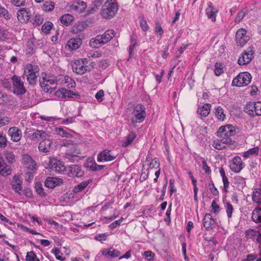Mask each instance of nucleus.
Instances as JSON below:
<instances>
[{
    "label": "nucleus",
    "mask_w": 261,
    "mask_h": 261,
    "mask_svg": "<svg viewBox=\"0 0 261 261\" xmlns=\"http://www.w3.org/2000/svg\"><path fill=\"white\" fill-rule=\"evenodd\" d=\"M252 200L254 202L259 203H261V189L256 188L254 190L252 197Z\"/></svg>",
    "instance_id": "37"
},
{
    "label": "nucleus",
    "mask_w": 261,
    "mask_h": 261,
    "mask_svg": "<svg viewBox=\"0 0 261 261\" xmlns=\"http://www.w3.org/2000/svg\"><path fill=\"white\" fill-rule=\"evenodd\" d=\"M155 32L158 35L161 36L163 34V30L159 22L155 24Z\"/></svg>",
    "instance_id": "60"
},
{
    "label": "nucleus",
    "mask_w": 261,
    "mask_h": 261,
    "mask_svg": "<svg viewBox=\"0 0 261 261\" xmlns=\"http://www.w3.org/2000/svg\"><path fill=\"white\" fill-rule=\"evenodd\" d=\"M53 23L49 21L46 22L42 27V30L46 34L49 33L53 28Z\"/></svg>",
    "instance_id": "52"
},
{
    "label": "nucleus",
    "mask_w": 261,
    "mask_h": 261,
    "mask_svg": "<svg viewBox=\"0 0 261 261\" xmlns=\"http://www.w3.org/2000/svg\"><path fill=\"white\" fill-rule=\"evenodd\" d=\"M104 96V91L102 90H99L95 95V98L99 102L103 100V97Z\"/></svg>",
    "instance_id": "63"
},
{
    "label": "nucleus",
    "mask_w": 261,
    "mask_h": 261,
    "mask_svg": "<svg viewBox=\"0 0 261 261\" xmlns=\"http://www.w3.org/2000/svg\"><path fill=\"white\" fill-rule=\"evenodd\" d=\"M42 8L45 11H51L55 8V3L51 1H46L43 3Z\"/></svg>",
    "instance_id": "40"
},
{
    "label": "nucleus",
    "mask_w": 261,
    "mask_h": 261,
    "mask_svg": "<svg viewBox=\"0 0 261 261\" xmlns=\"http://www.w3.org/2000/svg\"><path fill=\"white\" fill-rule=\"evenodd\" d=\"M160 165V164L159 162V160L156 158H154L149 163V167L147 170H149L151 169H159Z\"/></svg>",
    "instance_id": "45"
},
{
    "label": "nucleus",
    "mask_w": 261,
    "mask_h": 261,
    "mask_svg": "<svg viewBox=\"0 0 261 261\" xmlns=\"http://www.w3.org/2000/svg\"><path fill=\"white\" fill-rule=\"evenodd\" d=\"M215 115L218 120L220 121H223L224 120L225 115L224 114V111L221 107H219L216 109Z\"/></svg>",
    "instance_id": "43"
},
{
    "label": "nucleus",
    "mask_w": 261,
    "mask_h": 261,
    "mask_svg": "<svg viewBox=\"0 0 261 261\" xmlns=\"http://www.w3.org/2000/svg\"><path fill=\"white\" fill-rule=\"evenodd\" d=\"M42 90L46 93H51L56 88L57 81L54 76L43 77L40 82Z\"/></svg>",
    "instance_id": "4"
},
{
    "label": "nucleus",
    "mask_w": 261,
    "mask_h": 261,
    "mask_svg": "<svg viewBox=\"0 0 261 261\" xmlns=\"http://www.w3.org/2000/svg\"><path fill=\"white\" fill-rule=\"evenodd\" d=\"M227 129H229V125L221 126L218 131V137L221 139L225 138Z\"/></svg>",
    "instance_id": "42"
},
{
    "label": "nucleus",
    "mask_w": 261,
    "mask_h": 261,
    "mask_svg": "<svg viewBox=\"0 0 261 261\" xmlns=\"http://www.w3.org/2000/svg\"><path fill=\"white\" fill-rule=\"evenodd\" d=\"M22 162L25 168L31 170V171L36 169V164L35 162L28 154L23 155Z\"/></svg>",
    "instance_id": "18"
},
{
    "label": "nucleus",
    "mask_w": 261,
    "mask_h": 261,
    "mask_svg": "<svg viewBox=\"0 0 261 261\" xmlns=\"http://www.w3.org/2000/svg\"><path fill=\"white\" fill-rule=\"evenodd\" d=\"M203 225L206 230L211 229L214 224V220L212 218V217L210 214H206L204 217L203 220Z\"/></svg>",
    "instance_id": "27"
},
{
    "label": "nucleus",
    "mask_w": 261,
    "mask_h": 261,
    "mask_svg": "<svg viewBox=\"0 0 261 261\" xmlns=\"http://www.w3.org/2000/svg\"><path fill=\"white\" fill-rule=\"evenodd\" d=\"M221 140V138H220ZM213 142V146L214 148L218 150H221L225 147V145L227 143H224L223 141L220 140Z\"/></svg>",
    "instance_id": "48"
},
{
    "label": "nucleus",
    "mask_w": 261,
    "mask_h": 261,
    "mask_svg": "<svg viewBox=\"0 0 261 261\" xmlns=\"http://www.w3.org/2000/svg\"><path fill=\"white\" fill-rule=\"evenodd\" d=\"M252 219L255 223L261 222V207L256 208L253 211Z\"/></svg>",
    "instance_id": "36"
},
{
    "label": "nucleus",
    "mask_w": 261,
    "mask_h": 261,
    "mask_svg": "<svg viewBox=\"0 0 261 261\" xmlns=\"http://www.w3.org/2000/svg\"><path fill=\"white\" fill-rule=\"evenodd\" d=\"M12 35L7 29H0V41L9 42Z\"/></svg>",
    "instance_id": "28"
},
{
    "label": "nucleus",
    "mask_w": 261,
    "mask_h": 261,
    "mask_svg": "<svg viewBox=\"0 0 261 261\" xmlns=\"http://www.w3.org/2000/svg\"><path fill=\"white\" fill-rule=\"evenodd\" d=\"M116 158L117 155L112 153L110 150L105 149L98 154L97 161L98 162H108L113 161Z\"/></svg>",
    "instance_id": "9"
},
{
    "label": "nucleus",
    "mask_w": 261,
    "mask_h": 261,
    "mask_svg": "<svg viewBox=\"0 0 261 261\" xmlns=\"http://www.w3.org/2000/svg\"><path fill=\"white\" fill-rule=\"evenodd\" d=\"M211 108V105L210 103H205L202 107L198 108L197 113L202 117H206L209 114Z\"/></svg>",
    "instance_id": "29"
},
{
    "label": "nucleus",
    "mask_w": 261,
    "mask_h": 261,
    "mask_svg": "<svg viewBox=\"0 0 261 261\" xmlns=\"http://www.w3.org/2000/svg\"><path fill=\"white\" fill-rule=\"evenodd\" d=\"M211 206L212 207V212L215 214L218 213L220 210L219 205L215 200L213 201Z\"/></svg>",
    "instance_id": "62"
},
{
    "label": "nucleus",
    "mask_w": 261,
    "mask_h": 261,
    "mask_svg": "<svg viewBox=\"0 0 261 261\" xmlns=\"http://www.w3.org/2000/svg\"><path fill=\"white\" fill-rule=\"evenodd\" d=\"M244 111L251 117L261 115V101L249 102Z\"/></svg>",
    "instance_id": "6"
},
{
    "label": "nucleus",
    "mask_w": 261,
    "mask_h": 261,
    "mask_svg": "<svg viewBox=\"0 0 261 261\" xmlns=\"http://www.w3.org/2000/svg\"><path fill=\"white\" fill-rule=\"evenodd\" d=\"M101 253L107 257L111 258L117 257L121 255V252L113 248L103 249L101 251Z\"/></svg>",
    "instance_id": "20"
},
{
    "label": "nucleus",
    "mask_w": 261,
    "mask_h": 261,
    "mask_svg": "<svg viewBox=\"0 0 261 261\" xmlns=\"http://www.w3.org/2000/svg\"><path fill=\"white\" fill-rule=\"evenodd\" d=\"M91 181V180H85L82 181V182L79 184L77 185L74 187L73 191L74 193H79L83 191L87 187V186L89 184V183Z\"/></svg>",
    "instance_id": "35"
},
{
    "label": "nucleus",
    "mask_w": 261,
    "mask_h": 261,
    "mask_svg": "<svg viewBox=\"0 0 261 261\" xmlns=\"http://www.w3.org/2000/svg\"><path fill=\"white\" fill-rule=\"evenodd\" d=\"M102 37L100 35L96 36L95 38H92L89 42L90 46L94 48H97L105 44Z\"/></svg>",
    "instance_id": "24"
},
{
    "label": "nucleus",
    "mask_w": 261,
    "mask_h": 261,
    "mask_svg": "<svg viewBox=\"0 0 261 261\" xmlns=\"http://www.w3.org/2000/svg\"><path fill=\"white\" fill-rule=\"evenodd\" d=\"M39 71V68L37 65L32 64H28L26 65L24 74L26 76L27 81L30 85L36 84Z\"/></svg>",
    "instance_id": "2"
},
{
    "label": "nucleus",
    "mask_w": 261,
    "mask_h": 261,
    "mask_svg": "<svg viewBox=\"0 0 261 261\" xmlns=\"http://www.w3.org/2000/svg\"><path fill=\"white\" fill-rule=\"evenodd\" d=\"M115 32L113 30H107L102 35H100L105 43L109 42L115 35Z\"/></svg>",
    "instance_id": "31"
},
{
    "label": "nucleus",
    "mask_w": 261,
    "mask_h": 261,
    "mask_svg": "<svg viewBox=\"0 0 261 261\" xmlns=\"http://www.w3.org/2000/svg\"><path fill=\"white\" fill-rule=\"evenodd\" d=\"M52 142L50 140H44L42 141L39 144L38 149L40 152L47 153L49 152Z\"/></svg>",
    "instance_id": "26"
},
{
    "label": "nucleus",
    "mask_w": 261,
    "mask_h": 261,
    "mask_svg": "<svg viewBox=\"0 0 261 261\" xmlns=\"http://www.w3.org/2000/svg\"><path fill=\"white\" fill-rule=\"evenodd\" d=\"M35 189L37 193L41 197H45L46 196V193L44 192L42 185L40 182H37L35 186Z\"/></svg>",
    "instance_id": "41"
},
{
    "label": "nucleus",
    "mask_w": 261,
    "mask_h": 261,
    "mask_svg": "<svg viewBox=\"0 0 261 261\" xmlns=\"http://www.w3.org/2000/svg\"><path fill=\"white\" fill-rule=\"evenodd\" d=\"M230 167L234 172H239L244 167L241 158L238 156L234 157L232 161V164Z\"/></svg>",
    "instance_id": "17"
},
{
    "label": "nucleus",
    "mask_w": 261,
    "mask_h": 261,
    "mask_svg": "<svg viewBox=\"0 0 261 261\" xmlns=\"http://www.w3.org/2000/svg\"><path fill=\"white\" fill-rule=\"evenodd\" d=\"M73 20L74 17L70 14L63 15L60 18L61 23L66 26L71 24Z\"/></svg>",
    "instance_id": "32"
},
{
    "label": "nucleus",
    "mask_w": 261,
    "mask_h": 261,
    "mask_svg": "<svg viewBox=\"0 0 261 261\" xmlns=\"http://www.w3.org/2000/svg\"><path fill=\"white\" fill-rule=\"evenodd\" d=\"M10 122V119L6 116H2L0 114V127L8 124Z\"/></svg>",
    "instance_id": "57"
},
{
    "label": "nucleus",
    "mask_w": 261,
    "mask_h": 261,
    "mask_svg": "<svg viewBox=\"0 0 261 261\" xmlns=\"http://www.w3.org/2000/svg\"><path fill=\"white\" fill-rule=\"evenodd\" d=\"M56 131H57V133L62 137H67L70 135V134L66 132L62 128H60V127L57 128Z\"/></svg>",
    "instance_id": "61"
},
{
    "label": "nucleus",
    "mask_w": 261,
    "mask_h": 261,
    "mask_svg": "<svg viewBox=\"0 0 261 261\" xmlns=\"http://www.w3.org/2000/svg\"><path fill=\"white\" fill-rule=\"evenodd\" d=\"M229 129H227V134L225 138L221 139V141H223L224 143H230L231 141L230 137L233 136L235 134L234 127L231 125H229Z\"/></svg>",
    "instance_id": "33"
},
{
    "label": "nucleus",
    "mask_w": 261,
    "mask_h": 261,
    "mask_svg": "<svg viewBox=\"0 0 261 261\" xmlns=\"http://www.w3.org/2000/svg\"><path fill=\"white\" fill-rule=\"evenodd\" d=\"M82 44V41L79 38H71L66 44V47L71 50H75L79 48Z\"/></svg>",
    "instance_id": "25"
},
{
    "label": "nucleus",
    "mask_w": 261,
    "mask_h": 261,
    "mask_svg": "<svg viewBox=\"0 0 261 261\" xmlns=\"http://www.w3.org/2000/svg\"><path fill=\"white\" fill-rule=\"evenodd\" d=\"M245 233L247 239H251L256 243H260L261 233L259 231L253 229H249L247 230Z\"/></svg>",
    "instance_id": "19"
},
{
    "label": "nucleus",
    "mask_w": 261,
    "mask_h": 261,
    "mask_svg": "<svg viewBox=\"0 0 261 261\" xmlns=\"http://www.w3.org/2000/svg\"><path fill=\"white\" fill-rule=\"evenodd\" d=\"M8 135L11 138V140L14 142H18L22 137V132L17 127H10L8 132Z\"/></svg>",
    "instance_id": "13"
},
{
    "label": "nucleus",
    "mask_w": 261,
    "mask_h": 261,
    "mask_svg": "<svg viewBox=\"0 0 261 261\" xmlns=\"http://www.w3.org/2000/svg\"><path fill=\"white\" fill-rule=\"evenodd\" d=\"M49 168L58 173H62L65 171V167L63 163L56 159H53L49 162Z\"/></svg>",
    "instance_id": "12"
},
{
    "label": "nucleus",
    "mask_w": 261,
    "mask_h": 261,
    "mask_svg": "<svg viewBox=\"0 0 261 261\" xmlns=\"http://www.w3.org/2000/svg\"><path fill=\"white\" fill-rule=\"evenodd\" d=\"M245 13H246V10H242L240 11L238 13L237 17L235 18V22H240L244 17Z\"/></svg>",
    "instance_id": "59"
},
{
    "label": "nucleus",
    "mask_w": 261,
    "mask_h": 261,
    "mask_svg": "<svg viewBox=\"0 0 261 261\" xmlns=\"http://www.w3.org/2000/svg\"><path fill=\"white\" fill-rule=\"evenodd\" d=\"M25 260L27 261H40L33 251L27 253Z\"/></svg>",
    "instance_id": "49"
},
{
    "label": "nucleus",
    "mask_w": 261,
    "mask_h": 261,
    "mask_svg": "<svg viewBox=\"0 0 261 261\" xmlns=\"http://www.w3.org/2000/svg\"><path fill=\"white\" fill-rule=\"evenodd\" d=\"M140 27L142 30L145 32L148 30L149 27L147 23L146 20H145L144 16L142 15L140 17Z\"/></svg>",
    "instance_id": "47"
},
{
    "label": "nucleus",
    "mask_w": 261,
    "mask_h": 261,
    "mask_svg": "<svg viewBox=\"0 0 261 261\" xmlns=\"http://www.w3.org/2000/svg\"><path fill=\"white\" fill-rule=\"evenodd\" d=\"M188 174L191 178L193 185L194 186V199L196 202H198V197H197V193H198V188L196 186L197 180L193 176L192 173L191 171H189Z\"/></svg>",
    "instance_id": "38"
},
{
    "label": "nucleus",
    "mask_w": 261,
    "mask_h": 261,
    "mask_svg": "<svg viewBox=\"0 0 261 261\" xmlns=\"http://www.w3.org/2000/svg\"><path fill=\"white\" fill-rule=\"evenodd\" d=\"M105 3L101 11L102 17L106 19H111L114 17L118 10V6L116 3Z\"/></svg>",
    "instance_id": "3"
},
{
    "label": "nucleus",
    "mask_w": 261,
    "mask_h": 261,
    "mask_svg": "<svg viewBox=\"0 0 261 261\" xmlns=\"http://www.w3.org/2000/svg\"><path fill=\"white\" fill-rule=\"evenodd\" d=\"M68 176L71 177H82L84 174V171L81 167L77 165H72L69 167Z\"/></svg>",
    "instance_id": "14"
},
{
    "label": "nucleus",
    "mask_w": 261,
    "mask_h": 261,
    "mask_svg": "<svg viewBox=\"0 0 261 261\" xmlns=\"http://www.w3.org/2000/svg\"><path fill=\"white\" fill-rule=\"evenodd\" d=\"M62 181V180L61 179L53 177H48L45 181V186L47 188L52 189L58 186Z\"/></svg>",
    "instance_id": "22"
},
{
    "label": "nucleus",
    "mask_w": 261,
    "mask_h": 261,
    "mask_svg": "<svg viewBox=\"0 0 261 261\" xmlns=\"http://www.w3.org/2000/svg\"><path fill=\"white\" fill-rule=\"evenodd\" d=\"M245 29L241 28L238 30L236 35V40L238 45L243 46L249 40V36L246 35Z\"/></svg>",
    "instance_id": "11"
},
{
    "label": "nucleus",
    "mask_w": 261,
    "mask_h": 261,
    "mask_svg": "<svg viewBox=\"0 0 261 261\" xmlns=\"http://www.w3.org/2000/svg\"><path fill=\"white\" fill-rule=\"evenodd\" d=\"M251 79L252 76L249 72H241L233 79L231 85L237 87L247 86L251 82Z\"/></svg>",
    "instance_id": "5"
},
{
    "label": "nucleus",
    "mask_w": 261,
    "mask_h": 261,
    "mask_svg": "<svg viewBox=\"0 0 261 261\" xmlns=\"http://www.w3.org/2000/svg\"><path fill=\"white\" fill-rule=\"evenodd\" d=\"M143 112H145V108L144 105L142 104H138L134 108L133 114L142 113Z\"/></svg>",
    "instance_id": "55"
},
{
    "label": "nucleus",
    "mask_w": 261,
    "mask_h": 261,
    "mask_svg": "<svg viewBox=\"0 0 261 261\" xmlns=\"http://www.w3.org/2000/svg\"><path fill=\"white\" fill-rule=\"evenodd\" d=\"M209 187L210 191L213 195L216 196L218 195L219 192L217 189L215 187V185L213 182L209 184Z\"/></svg>",
    "instance_id": "64"
},
{
    "label": "nucleus",
    "mask_w": 261,
    "mask_h": 261,
    "mask_svg": "<svg viewBox=\"0 0 261 261\" xmlns=\"http://www.w3.org/2000/svg\"><path fill=\"white\" fill-rule=\"evenodd\" d=\"M85 155H84L82 150L80 146L77 144H69L67 145L65 153V158L71 162H77L79 160L84 159Z\"/></svg>",
    "instance_id": "1"
},
{
    "label": "nucleus",
    "mask_w": 261,
    "mask_h": 261,
    "mask_svg": "<svg viewBox=\"0 0 261 261\" xmlns=\"http://www.w3.org/2000/svg\"><path fill=\"white\" fill-rule=\"evenodd\" d=\"M226 212L228 219L232 217V214L234 210L233 206L229 202H227L225 204Z\"/></svg>",
    "instance_id": "44"
},
{
    "label": "nucleus",
    "mask_w": 261,
    "mask_h": 261,
    "mask_svg": "<svg viewBox=\"0 0 261 261\" xmlns=\"http://www.w3.org/2000/svg\"><path fill=\"white\" fill-rule=\"evenodd\" d=\"M215 74L216 76H219L223 72L222 65L217 62L215 65Z\"/></svg>",
    "instance_id": "50"
},
{
    "label": "nucleus",
    "mask_w": 261,
    "mask_h": 261,
    "mask_svg": "<svg viewBox=\"0 0 261 261\" xmlns=\"http://www.w3.org/2000/svg\"><path fill=\"white\" fill-rule=\"evenodd\" d=\"M136 137V135L135 133H130L129 135L126 137V139L123 140L121 141L122 146L123 147L127 146L132 143Z\"/></svg>",
    "instance_id": "34"
},
{
    "label": "nucleus",
    "mask_w": 261,
    "mask_h": 261,
    "mask_svg": "<svg viewBox=\"0 0 261 261\" xmlns=\"http://www.w3.org/2000/svg\"><path fill=\"white\" fill-rule=\"evenodd\" d=\"M51 252L55 255L56 259L61 261H63L65 259V258L62 256V253L59 248H53Z\"/></svg>",
    "instance_id": "46"
},
{
    "label": "nucleus",
    "mask_w": 261,
    "mask_h": 261,
    "mask_svg": "<svg viewBox=\"0 0 261 261\" xmlns=\"http://www.w3.org/2000/svg\"><path fill=\"white\" fill-rule=\"evenodd\" d=\"M7 144V140L5 136L0 132V148H4Z\"/></svg>",
    "instance_id": "56"
},
{
    "label": "nucleus",
    "mask_w": 261,
    "mask_h": 261,
    "mask_svg": "<svg viewBox=\"0 0 261 261\" xmlns=\"http://www.w3.org/2000/svg\"><path fill=\"white\" fill-rule=\"evenodd\" d=\"M18 19L21 22H27L31 16V12L28 8H20L17 12Z\"/></svg>",
    "instance_id": "16"
},
{
    "label": "nucleus",
    "mask_w": 261,
    "mask_h": 261,
    "mask_svg": "<svg viewBox=\"0 0 261 261\" xmlns=\"http://www.w3.org/2000/svg\"><path fill=\"white\" fill-rule=\"evenodd\" d=\"M26 0H11V4L15 7L24 6L25 5Z\"/></svg>",
    "instance_id": "58"
},
{
    "label": "nucleus",
    "mask_w": 261,
    "mask_h": 261,
    "mask_svg": "<svg viewBox=\"0 0 261 261\" xmlns=\"http://www.w3.org/2000/svg\"><path fill=\"white\" fill-rule=\"evenodd\" d=\"M86 59H79L76 60L72 64V70L74 72L82 75L90 70V68L86 65Z\"/></svg>",
    "instance_id": "8"
},
{
    "label": "nucleus",
    "mask_w": 261,
    "mask_h": 261,
    "mask_svg": "<svg viewBox=\"0 0 261 261\" xmlns=\"http://www.w3.org/2000/svg\"><path fill=\"white\" fill-rule=\"evenodd\" d=\"M143 112H145V108L144 105L142 104H138L134 108L133 114L142 113Z\"/></svg>",
    "instance_id": "54"
},
{
    "label": "nucleus",
    "mask_w": 261,
    "mask_h": 261,
    "mask_svg": "<svg viewBox=\"0 0 261 261\" xmlns=\"http://www.w3.org/2000/svg\"><path fill=\"white\" fill-rule=\"evenodd\" d=\"M253 51L250 50L249 51H244L239 57L238 63L240 65H244L249 64L253 58Z\"/></svg>",
    "instance_id": "15"
},
{
    "label": "nucleus",
    "mask_w": 261,
    "mask_h": 261,
    "mask_svg": "<svg viewBox=\"0 0 261 261\" xmlns=\"http://www.w3.org/2000/svg\"><path fill=\"white\" fill-rule=\"evenodd\" d=\"M0 13L5 19L9 20L11 18V14L5 8L0 6Z\"/></svg>",
    "instance_id": "53"
},
{
    "label": "nucleus",
    "mask_w": 261,
    "mask_h": 261,
    "mask_svg": "<svg viewBox=\"0 0 261 261\" xmlns=\"http://www.w3.org/2000/svg\"><path fill=\"white\" fill-rule=\"evenodd\" d=\"M259 152V148L258 147H255L249 149L247 151H245L243 154V156L245 158H248L251 156L257 155Z\"/></svg>",
    "instance_id": "39"
},
{
    "label": "nucleus",
    "mask_w": 261,
    "mask_h": 261,
    "mask_svg": "<svg viewBox=\"0 0 261 261\" xmlns=\"http://www.w3.org/2000/svg\"><path fill=\"white\" fill-rule=\"evenodd\" d=\"M135 117L130 119V125L134 127H136V123H141L143 122L146 117V112L142 113H137L133 114Z\"/></svg>",
    "instance_id": "23"
},
{
    "label": "nucleus",
    "mask_w": 261,
    "mask_h": 261,
    "mask_svg": "<svg viewBox=\"0 0 261 261\" xmlns=\"http://www.w3.org/2000/svg\"><path fill=\"white\" fill-rule=\"evenodd\" d=\"M205 13L209 19H211L212 21H216V17L218 13V10L212 6V3H208V7L205 10Z\"/></svg>",
    "instance_id": "21"
},
{
    "label": "nucleus",
    "mask_w": 261,
    "mask_h": 261,
    "mask_svg": "<svg viewBox=\"0 0 261 261\" xmlns=\"http://www.w3.org/2000/svg\"><path fill=\"white\" fill-rule=\"evenodd\" d=\"M13 85V93L17 95H23L25 93L27 90L24 87L23 82L21 77L14 75L11 77Z\"/></svg>",
    "instance_id": "7"
},
{
    "label": "nucleus",
    "mask_w": 261,
    "mask_h": 261,
    "mask_svg": "<svg viewBox=\"0 0 261 261\" xmlns=\"http://www.w3.org/2000/svg\"><path fill=\"white\" fill-rule=\"evenodd\" d=\"M55 95L56 96L61 98H72L76 99L79 98L80 97L78 93L74 92L64 88L59 89L55 93Z\"/></svg>",
    "instance_id": "10"
},
{
    "label": "nucleus",
    "mask_w": 261,
    "mask_h": 261,
    "mask_svg": "<svg viewBox=\"0 0 261 261\" xmlns=\"http://www.w3.org/2000/svg\"><path fill=\"white\" fill-rule=\"evenodd\" d=\"M13 179L12 184V188L16 192L20 194L19 191H21L22 188L21 181L17 176H14Z\"/></svg>",
    "instance_id": "30"
},
{
    "label": "nucleus",
    "mask_w": 261,
    "mask_h": 261,
    "mask_svg": "<svg viewBox=\"0 0 261 261\" xmlns=\"http://www.w3.org/2000/svg\"><path fill=\"white\" fill-rule=\"evenodd\" d=\"M96 164V163H95L94 160L88 159L87 161V163L85 166L90 170L92 171H94V169L95 168Z\"/></svg>",
    "instance_id": "51"
}]
</instances>
